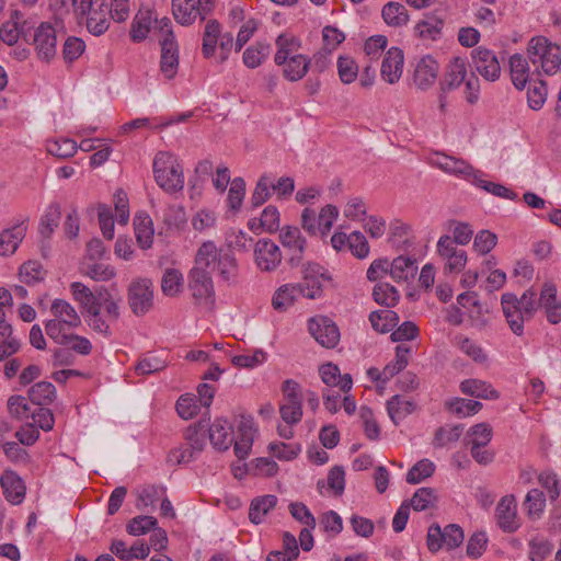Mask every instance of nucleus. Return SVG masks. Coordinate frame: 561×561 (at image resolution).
I'll return each mask as SVG.
<instances>
[{
    "instance_id": "obj_31",
    "label": "nucleus",
    "mask_w": 561,
    "mask_h": 561,
    "mask_svg": "<svg viewBox=\"0 0 561 561\" xmlns=\"http://www.w3.org/2000/svg\"><path fill=\"white\" fill-rule=\"evenodd\" d=\"M444 27V20L435 14L426 15L415 25L416 35L425 41H436Z\"/></svg>"
},
{
    "instance_id": "obj_7",
    "label": "nucleus",
    "mask_w": 561,
    "mask_h": 561,
    "mask_svg": "<svg viewBox=\"0 0 561 561\" xmlns=\"http://www.w3.org/2000/svg\"><path fill=\"white\" fill-rule=\"evenodd\" d=\"M205 248L206 251L210 252L211 256H214V260L209 261V268H217L219 277L225 283L236 285L240 276V271L234 254L230 250L217 248L215 242L210 240L203 242L197 251H203Z\"/></svg>"
},
{
    "instance_id": "obj_40",
    "label": "nucleus",
    "mask_w": 561,
    "mask_h": 561,
    "mask_svg": "<svg viewBox=\"0 0 561 561\" xmlns=\"http://www.w3.org/2000/svg\"><path fill=\"white\" fill-rule=\"evenodd\" d=\"M88 13V31L96 36L104 34L110 26V20L107 19V5L102 3L98 10L91 9Z\"/></svg>"
},
{
    "instance_id": "obj_57",
    "label": "nucleus",
    "mask_w": 561,
    "mask_h": 561,
    "mask_svg": "<svg viewBox=\"0 0 561 561\" xmlns=\"http://www.w3.org/2000/svg\"><path fill=\"white\" fill-rule=\"evenodd\" d=\"M435 471V465L428 459L417 461L407 474V482L410 484H417L430 478Z\"/></svg>"
},
{
    "instance_id": "obj_25",
    "label": "nucleus",
    "mask_w": 561,
    "mask_h": 561,
    "mask_svg": "<svg viewBox=\"0 0 561 561\" xmlns=\"http://www.w3.org/2000/svg\"><path fill=\"white\" fill-rule=\"evenodd\" d=\"M26 231L27 225L24 221L11 228L3 229L0 232V255L10 256L14 254L20 243L25 238Z\"/></svg>"
},
{
    "instance_id": "obj_58",
    "label": "nucleus",
    "mask_w": 561,
    "mask_h": 561,
    "mask_svg": "<svg viewBox=\"0 0 561 561\" xmlns=\"http://www.w3.org/2000/svg\"><path fill=\"white\" fill-rule=\"evenodd\" d=\"M463 432V425L442 426L434 435L433 445L435 447H445L450 443L457 442Z\"/></svg>"
},
{
    "instance_id": "obj_39",
    "label": "nucleus",
    "mask_w": 561,
    "mask_h": 561,
    "mask_svg": "<svg viewBox=\"0 0 561 561\" xmlns=\"http://www.w3.org/2000/svg\"><path fill=\"white\" fill-rule=\"evenodd\" d=\"M46 270L35 260L23 263L19 268V278L22 283L34 286L45 279Z\"/></svg>"
},
{
    "instance_id": "obj_15",
    "label": "nucleus",
    "mask_w": 561,
    "mask_h": 561,
    "mask_svg": "<svg viewBox=\"0 0 561 561\" xmlns=\"http://www.w3.org/2000/svg\"><path fill=\"white\" fill-rule=\"evenodd\" d=\"M437 253L445 261V270L450 273L461 272L467 263V254L456 247L449 236H442L437 242Z\"/></svg>"
},
{
    "instance_id": "obj_63",
    "label": "nucleus",
    "mask_w": 561,
    "mask_h": 561,
    "mask_svg": "<svg viewBox=\"0 0 561 561\" xmlns=\"http://www.w3.org/2000/svg\"><path fill=\"white\" fill-rule=\"evenodd\" d=\"M456 341L460 351L470 358H472L474 362L479 364L486 362V354L483 352L482 347L474 341L462 335L456 336Z\"/></svg>"
},
{
    "instance_id": "obj_61",
    "label": "nucleus",
    "mask_w": 561,
    "mask_h": 561,
    "mask_svg": "<svg viewBox=\"0 0 561 561\" xmlns=\"http://www.w3.org/2000/svg\"><path fill=\"white\" fill-rule=\"evenodd\" d=\"M539 484L547 491L549 500L554 502L560 496V481L556 472L543 470L537 476Z\"/></svg>"
},
{
    "instance_id": "obj_34",
    "label": "nucleus",
    "mask_w": 561,
    "mask_h": 561,
    "mask_svg": "<svg viewBox=\"0 0 561 561\" xmlns=\"http://www.w3.org/2000/svg\"><path fill=\"white\" fill-rule=\"evenodd\" d=\"M152 21H154L153 11H151L149 9L139 10L138 13L135 15L133 23H131V27H130L131 39L134 42L144 41L151 30Z\"/></svg>"
},
{
    "instance_id": "obj_36",
    "label": "nucleus",
    "mask_w": 561,
    "mask_h": 561,
    "mask_svg": "<svg viewBox=\"0 0 561 561\" xmlns=\"http://www.w3.org/2000/svg\"><path fill=\"white\" fill-rule=\"evenodd\" d=\"M270 53L271 45L268 43L256 42L243 51V64L250 69H255L266 60Z\"/></svg>"
},
{
    "instance_id": "obj_50",
    "label": "nucleus",
    "mask_w": 561,
    "mask_h": 561,
    "mask_svg": "<svg viewBox=\"0 0 561 561\" xmlns=\"http://www.w3.org/2000/svg\"><path fill=\"white\" fill-rule=\"evenodd\" d=\"M183 275L176 268H168L161 279L162 293L167 296H178L183 289Z\"/></svg>"
},
{
    "instance_id": "obj_33",
    "label": "nucleus",
    "mask_w": 561,
    "mask_h": 561,
    "mask_svg": "<svg viewBox=\"0 0 561 561\" xmlns=\"http://www.w3.org/2000/svg\"><path fill=\"white\" fill-rule=\"evenodd\" d=\"M511 78L514 87L523 90L529 78V67L527 59L520 54H514L510 57Z\"/></svg>"
},
{
    "instance_id": "obj_46",
    "label": "nucleus",
    "mask_w": 561,
    "mask_h": 561,
    "mask_svg": "<svg viewBox=\"0 0 561 561\" xmlns=\"http://www.w3.org/2000/svg\"><path fill=\"white\" fill-rule=\"evenodd\" d=\"M472 183L494 196L511 199V201H514L517 198V194L515 192H513L511 188H508L500 183H494V182L486 181V180L482 179V172L479 170L477 171V173L472 180Z\"/></svg>"
},
{
    "instance_id": "obj_52",
    "label": "nucleus",
    "mask_w": 561,
    "mask_h": 561,
    "mask_svg": "<svg viewBox=\"0 0 561 561\" xmlns=\"http://www.w3.org/2000/svg\"><path fill=\"white\" fill-rule=\"evenodd\" d=\"M121 299H115L112 294L104 287L99 290L98 305L100 311H104L108 321H117L121 316Z\"/></svg>"
},
{
    "instance_id": "obj_41",
    "label": "nucleus",
    "mask_w": 561,
    "mask_h": 561,
    "mask_svg": "<svg viewBox=\"0 0 561 561\" xmlns=\"http://www.w3.org/2000/svg\"><path fill=\"white\" fill-rule=\"evenodd\" d=\"M383 21L394 27L403 26L409 21V14L405 7L399 2H388L382 8Z\"/></svg>"
},
{
    "instance_id": "obj_13",
    "label": "nucleus",
    "mask_w": 561,
    "mask_h": 561,
    "mask_svg": "<svg viewBox=\"0 0 561 561\" xmlns=\"http://www.w3.org/2000/svg\"><path fill=\"white\" fill-rule=\"evenodd\" d=\"M33 45L38 58L49 61L57 53V33L55 27L43 22L34 32Z\"/></svg>"
},
{
    "instance_id": "obj_10",
    "label": "nucleus",
    "mask_w": 561,
    "mask_h": 561,
    "mask_svg": "<svg viewBox=\"0 0 561 561\" xmlns=\"http://www.w3.org/2000/svg\"><path fill=\"white\" fill-rule=\"evenodd\" d=\"M253 260L259 271L272 273L280 266L283 253L274 241L262 238L253 245Z\"/></svg>"
},
{
    "instance_id": "obj_49",
    "label": "nucleus",
    "mask_w": 561,
    "mask_h": 561,
    "mask_svg": "<svg viewBox=\"0 0 561 561\" xmlns=\"http://www.w3.org/2000/svg\"><path fill=\"white\" fill-rule=\"evenodd\" d=\"M374 300L385 307H394L400 298L397 288L388 283H379L373 289Z\"/></svg>"
},
{
    "instance_id": "obj_6",
    "label": "nucleus",
    "mask_w": 561,
    "mask_h": 561,
    "mask_svg": "<svg viewBox=\"0 0 561 561\" xmlns=\"http://www.w3.org/2000/svg\"><path fill=\"white\" fill-rule=\"evenodd\" d=\"M53 319L45 322L46 334L50 339H59L62 333L81 325V318L76 308L64 299H55L50 306Z\"/></svg>"
},
{
    "instance_id": "obj_37",
    "label": "nucleus",
    "mask_w": 561,
    "mask_h": 561,
    "mask_svg": "<svg viewBox=\"0 0 561 561\" xmlns=\"http://www.w3.org/2000/svg\"><path fill=\"white\" fill-rule=\"evenodd\" d=\"M493 436L492 426L488 423H479L471 426L466 435V445L471 447H486Z\"/></svg>"
},
{
    "instance_id": "obj_12",
    "label": "nucleus",
    "mask_w": 561,
    "mask_h": 561,
    "mask_svg": "<svg viewBox=\"0 0 561 561\" xmlns=\"http://www.w3.org/2000/svg\"><path fill=\"white\" fill-rule=\"evenodd\" d=\"M472 67L486 81H496L501 76V64L493 50L479 46L471 51Z\"/></svg>"
},
{
    "instance_id": "obj_28",
    "label": "nucleus",
    "mask_w": 561,
    "mask_h": 561,
    "mask_svg": "<svg viewBox=\"0 0 561 561\" xmlns=\"http://www.w3.org/2000/svg\"><path fill=\"white\" fill-rule=\"evenodd\" d=\"M467 66L463 58L455 57L450 60L445 79L440 83V91L449 92L458 88L466 79Z\"/></svg>"
},
{
    "instance_id": "obj_59",
    "label": "nucleus",
    "mask_w": 561,
    "mask_h": 561,
    "mask_svg": "<svg viewBox=\"0 0 561 561\" xmlns=\"http://www.w3.org/2000/svg\"><path fill=\"white\" fill-rule=\"evenodd\" d=\"M167 366L165 359L154 354H147L138 360L135 370L137 375H150L163 370Z\"/></svg>"
},
{
    "instance_id": "obj_18",
    "label": "nucleus",
    "mask_w": 561,
    "mask_h": 561,
    "mask_svg": "<svg viewBox=\"0 0 561 561\" xmlns=\"http://www.w3.org/2000/svg\"><path fill=\"white\" fill-rule=\"evenodd\" d=\"M302 273V282L296 284L300 288L299 295L309 299H316L322 291V279L324 278L322 267L317 263H307L304 265Z\"/></svg>"
},
{
    "instance_id": "obj_2",
    "label": "nucleus",
    "mask_w": 561,
    "mask_h": 561,
    "mask_svg": "<svg viewBox=\"0 0 561 561\" xmlns=\"http://www.w3.org/2000/svg\"><path fill=\"white\" fill-rule=\"evenodd\" d=\"M276 53L274 62L283 67V76L290 82L301 80L310 69L311 59L299 54L300 41L295 36L280 34L275 41Z\"/></svg>"
},
{
    "instance_id": "obj_62",
    "label": "nucleus",
    "mask_w": 561,
    "mask_h": 561,
    "mask_svg": "<svg viewBox=\"0 0 561 561\" xmlns=\"http://www.w3.org/2000/svg\"><path fill=\"white\" fill-rule=\"evenodd\" d=\"M60 216L61 213L59 205H50L39 224V232L43 237L49 238L51 236L59 225Z\"/></svg>"
},
{
    "instance_id": "obj_51",
    "label": "nucleus",
    "mask_w": 561,
    "mask_h": 561,
    "mask_svg": "<svg viewBox=\"0 0 561 561\" xmlns=\"http://www.w3.org/2000/svg\"><path fill=\"white\" fill-rule=\"evenodd\" d=\"M83 274L95 282H108L116 277V268L111 264L93 262L84 264Z\"/></svg>"
},
{
    "instance_id": "obj_16",
    "label": "nucleus",
    "mask_w": 561,
    "mask_h": 561,
    "mask_svg": "<svg viewBox=\"0 0 561 561\" xmlns=\"http://www.w3.org/2000/svg\"><path fill=\"white\" fill-rule=\"evenodd\" d=\"M495 518L504 533L513 534L520 527L515 495L508 494L500 500L495 508Z\"/></svg>"
},
{
    "instance_id": "obj_64",
    "label": "nucleus",
    "mask_w": 561,
    "mask_h": 561,
    "mask_svg": "<svg viewBox=\"0 0 561 561\" xmlns=\"http://www.w3.org/2000/svg\"><path fill=\"white\" fill-rule=\"evenodd\" d=\"M337 72L341 81L345 84L354 82L358 76V66L348 56H340L337 59Z\"/></svg>"
},
{
    "instance_id": "obj_45",
    "label": "nucleus",
    "mask_w": 561,
    "mask_h": 561,
    "mask_svg": "<svg viewBox=\"0 0 561 561\" xmlns=\"http://www.w3.org/2000/svg\"><path fill=\"white\" fill-rule=\"evenodd\" d=\"M56 396V388L48 381H39L28 390V399L37 405L49 404Z\"/></svg>"
},
{
    "instance_id": "obj_4",
    "label": "nucleus",
    "mask_w": 561,
    "mask_h": 561,
    "mask_svg": "<svg viewBox=\"0 0 561 561\" xmlns=\"http://www.w3.org/2000/svg\"><path fill=\"white\" fill-rule=\"evenodd\" d=\"M527 56L531 64L548 75H554L561 66V47L546 36H535L527 45Z\"/></svg>"
},
{
    "instance_id": "obj_14",
    "label": "nucleus",
    "mask_w": 561,
    "mask_h": 561,
    "mask_svg": "<svg viewBox=\"0 0 561 561\" xmlns=\"http://www.w3.org/2000/svg\"><path fill=\"white\" fill-rule=\"evenodd\" d=\"M309 332L316 341L327 348H333L340 341L337 325L327 317L312 318L309 321Z\"/></svg>"
},
{
    "instance_id": "obj_20",
    "label": "nucleus",
    "mask_w": 561,
    "mask_h": 561,
    "mask_svg": "<svg viewBox=\"0 0 561 561\" xmlns=\"http://www.w3.org/2000/svg\"><path fill=\"white\" fill-rule=\"evenodd\" d=\"M32 26L23 19V15L19 12H13L10 20L4 22L0 28V39L7 45H14L22 36L27 41V34Z\"/></svg>"
},
{
    "instance_id": "obj_42",
    "label": "nucleus",
    "mask_w": 561,
    "mask_h": 561,
    "mask_svg": "<svg viewBox=\"0 0 561 561\" xmlns=\"http://www.w3.org/2000/svg\"><path fill=\"white\" fill-rule=\"evenodd\" d=\"M51 340L59 345L67 346L70 351L80 355H89L92 351V344L87 337L73 334L70 331L62 333V336L59 339Z\"/></svg>"
},
{
    "instance_id": "obj_30",
    "label": "nucleus",
    "mask_w": 561,
    "mask_h": 561,
    "mask_svg": "<svg viewBox=\"0 0 561 561\" xmlns=\"http://www.w3.org/2000/svg\"><path fill=\"white\" fill-rule=\"evenodd\" d=\"M462 393L479 399L494 400L499 398V392L491 383L480 379H466L460 383Z\"/></svg>"
},
{
    "instance_id": "obj_21",
    "label": "nucleus",
    "mask_w": 561,
    "mask_h": 561,
    "mask_svg": "<svg viewBox=\"0 0 561 561\" xmlns=\"http://www.w3.org/2000/svg\"><path fill=\"white\" fill-rule=\"evenodd\" d=\"M438 71V62L430 55L423 56L416 62L413 82L417 89L426 90L436 82Z\"/></svg>"
},
{
    "instance_id": "obj_44",
    "label": "nucleus",
    "mask_w": 561,
    "mask_h": 561,
    "mask_svg": "<svg viewBox=\"0 0 561 561\" xmlns=\"http://www.w3.org/2000/svg\"><path fill=\"white\" fill-rule=\"evenodd\" d=\"M277 497L275 495H264L252 501L249 510V518L254 524H260L263 517L275 507Z\"/></svg>"
},
{
    "instance_id": "obj_17",
    "label": "nucleus",
    "mask_w": 561,
    "mask_h": 561,
    "mask_svg": "<svg viewBox=\"0 0 561 561\" xmlns=\"http://www.w3.org/2000/svg\"><path fill=\"white\" fill-rule=\"evenodd\" d=\"M431 163L445 173H449L471 182L478 171L463 159H458L444 153H436L432 158Z\"/></svg>"
},
{
    "instance_id": "obj_5",
    "label": "nucleus",
    "mask_w": 561,
    "mask_h": 561,
    "mask_svg": "<svg viewBox=\"0 0 561 561\" xmlns=\"http://www.w3.org/2000/svg\"><path fill=\"white\" fill-rule=\"evenodd\" d=\"M153 174L157 184L168 193H175L184 187L182 167L170 152L160 151L156 154Z\"/></svg>"
},
{
    "instance_id": "obj_29",
    "label": "nucleus",
    "mask_w": 561,
    "mask_h": 561,
    "mask_svg": "<svg viewBox=\"0 0 561 561\" xmlns=\"http://www.w3.org/2000/svg\"><path fill=\"white\" fill-rule=\"evenodd\" d=\"M416 271V261L410 256L400 255L389 263V274L398 283L414 278Z\"/></svg>"
},
{
    "instance_id": "obj_35",
    "label": "nucleus",
    "mask_w": 561,
    "mask_h": 561,
    "mask_svg": "<svg viewBox=\"0 0 561 561\" xmlns=\"http://www.w3.org/2000/svg\"><path fill=\"white\" fill-rule=\"evenodd\" d=\"M174 19L182 25L192 24L198 16L196 0H172Z\"/></svg>"
},
{
    "instance_id": "obj_19",
    "label": "nucleus",
    "mask_w": 561,
    "mask_h": 561,
    "mask_svg": "<svg viewBox=\"0 0 561 561\" xmlns=\"http://www.w3.org/2000/svg\"><path fill=\"white\" fill-rule=\"evenodd\" d=\"M502 310L506 322L514 334L520 336L524 333V322L528 320L523 310L518 307L517 296L505 293L501 297Z\"/></svg>"
},
{
    "instance_id": "obj_32",
    "label": "nucleus",
    "mask_w": 561,
    "mask_h": 561,
    "mask_svg": "<svg viewBox=\"0 0 561 561\" xmlns=\"http://www.w3.org/2000/svg\"><path fill=\"white\" fill-rule=\"evenodd\" d=\"M70 291L73 299L79 304L83 313L96 308L99 290L94 294L88 286L80 282H73L70 285Z\"/></svg>"
},
{
    "instance_id": "obj_55",
    "label": "nucleus",
    "mask_w": 561,
    "mask_h": 561,
    "mask_svg": "<svg viewBox=\"0 0 561 561\" xmlns=\"http://www.w3.org/2000/svg\"><path fill=\"white\" fill-rule=\"evenodd\" d=\"M47 151L48 153L61 158L67 159L73 157L78 150V145L75 140L69 138H60L56 140H49L47 142Z\"/></svg>"
},
{
    "instance_id": "obj_1",
    "label": "nucleus",
    "mask_w": 561,
    "mask_h": 561,
    "mask_svg": "<svg viewBox=\"0 0 561 561\" xmlns=\"http://www.w3.org/2000/svg\"><path fill=\"white\" fill-rule=\"evenodd\" d=\"M207 431L209 440L217 450L225 451L234 444V454L239 459L249 456L255 433L250 415H240L237 438H234L232 425L226 419H216Z\"/></svg>"
},
{
    "instance_id": "obj_26",
    "label": "nucleus",
    "mask_w": 561,
    "mask_h": 561,
    "mask_svg": "<svg viewBox=\"0 0 561 561\" xmlns=\"http://www.w3.org/2000/svg\"><path fill=\"white\" fill-rule=\"evenodd\" d=\"M134 232L139 248L148 250L152 247L154 237L153 221L147 213L140 211L135 215Z\"/></svg>"
},
{
    "instance_id": "obj_47",
    "label": "nucleus",
    "mask_w": 561,
    "mask_h": 561,
    "mask_svg": "<svg viewBox=\"0 0 561 561\" xmlns=\"http://www.w3.org/2000/svg\"><path fill=\"white\" fill-rule=\"evenodd\" d=\"M206 432V425L201 422L190 425L185 432V442L197 456H199L205 448Z\"/></svg>"
},
{
    "instance_id": "obj_54",
    "label": "nucleus",
    "mask_w": 561,
    "mask_h": 561,
    "mask_svg": "<svg viewBox=\"0 0 561 561\" xmlns=\"http://www.w3.org/2000/svg\"><path fill=\"white\" fill-rule=\"evenodd\" d=\"M414 409L415 407L411 401L404 400L400 396H393L387 402L388 414L396 424L407 415L411 414Z\"/></svg>"
},
{
    "instance_id": "obj_27",
    "label": "nucleus",
    "mask_w": 561,
    "mask_h": 561,
    "mask_svg": "<svg viewBox=\"0 0 561 561\" xmlns=\"http://www.w3.org/2000/svg\"><path fill=\"white\" fill-rule=\"evenodd\" d=\"M0 484L4 497L9 502L20 504L23 501L25 496V485L14 471L5 470L0 478Z\"/></svg>"
},
{
    "instance_id": "obj_23",
    "label": "nucleus",
    "mask_w": 561,
    "mask_h": 561,
    "mask_svg": "<svg viewBox=\"0 0 561 561\" xmlns=\"http://www.w3.org/2000/svg\"><path fill=\"white\" fill-rule=\"evenodd\" d=\"M160 71L165 79H173L179 68V48L175 38L160 39Z\"/></svg>"
},
{
    "instance_id": "obj_48",
    "label": "nucleus",
    "mask_w": 561,
    "mask_h": 561,
    "mask_svg": "<svg viewBox=\"0 0 561 561\" xmlns=\"http://www.w3.org/2000/svg\"><path fill=\"white\" fill-rule=\"evenodd\" d=\"M446 408L453 414L466 417L478 413L482 409V403L474 400L455 398L446 402Z\"/></svg>"
},
{
    "instance_id": "obj_22",
    "label": "nucleus",
    "mask_w": 561,
    "mask_h": 561,
    "mask_svg": "<svg viewBox=\"0 0 561 561\" xmlns=\"http://www.w3.org/2000/svg\"><path fill=\"white\" fill-rule=\"evenodd\" d=\"M403 51L398 47L387 50L381 62V77L390 84L398 82L403 71Z\"/></svg>"
},
{
    "instance_id": "obj_3",
    "label": "nucleus",
    "mask_w": 561,
    "mask_h": 561,
    "mask_svg": "<svg viewBox=\"0 0 561 561\" xmlns=\"http://www.w3.org/2000/svg\"><path fill=\"white\" fill-rule=\"evenodd\" d=\"M210 252L197 251L194 266L188 274V289L195 304L211 306L215 301V288L209 271V261L214 260Z\"/></svg>"
},
{
    "instance_id": "obj_24",
    "label": "nucleus",
    "mask_w": 561,
    "mask_h": 561,
    "mask_svg": "<svg viewBox=\"0 0 561 561\" xmlns=\"http://www.w3.org/2000/svg\"><path fill=\"white\" fill-rule=\"evenodd\" d=\"M539 307L545 309L550 323L557 324L561 321V301L557 298V288L553 283L543 284L539 296Z\"/></svg>"
},
{
    "instance_id": "obj_56",
    "label": "nucleus",
    "mask_w": 561,
    "mask_h": 561,
    "mask_svg": "<svg viewBox=\"0 0 561 561\" xmlns=\"http://www.w3.org/2000/svg\"><path fill=\"white\" fill-rule=\"evenodd\" d=\"M396 320H398L397 313L391 310H377L369 314L373 328L380 333L391 331Z\"/></svg>"
},
{
    "instance_id": "obj_9",
    "label": "nucleus",
    "mask_w": 561,
    "mask_h": 561,
    "mask_svg": "<svg viewBox=\"0 0 561 561\" xmlns=\"http://www.w3.org/2000/svg\"><path fill=\"white\" fill-rule=\"evenodd\" d=\"M127 300L134 314H146L153 306L152 282L142 277L134 279L127 289Z\"/></svg>"
},
{
    "instance_id": "obj_53",
    "label": "nucleus",
    "mask_w": 561,
    "mask_h": 561,
    "mask_svg": "<svg viewBox=\"0 0 561 561\" xmlns=\"http://www.w3.org/2000/svg\"><path fill=\"white\" fill-rule=\"evenodd\" d=\"M299 287L293 284L280 286L274 294L272 305L276 310L287 309L294 304L296 297L299 295Z\"/></svg>"
},
{
    "instance_id": "obj_60",
    "label": "nucleus",
    "mask_w": 561,
    "mask_h": 561,
    "mask_svg": "<svg viewBox=\"0 0 561 561\" xmlns=\"http://www.w3.org/2000/svg\"><path fill=\"white\" fill-rule=\"evenodd\" d=\"M84 316L89 327L93 331L105 336H110L112 334L110 324L113 321H108L106 316H102V311H100V306L88 311L87 313H84Z\"/></svg>"
},
{
    "instance_id": "obj_8",
    "label": "nucleus",
    "mask_w": 561,
    "mask_h": 561,
    "mask_svg": "<svg viewBox=\"0 0 561 561\" xmlns=\"http://www.w3.org/2000/svg\"><path fill=\"white\" fill-rule=\"evenodd\" d=\"M283 401L279 405L282 420L288 425H295L302 419L301 389L297 381L286 379L282 383Z\"/></svg>"
},
{
    "instance_id": "obj_11",
    "label": "nucleus",
    "mask_w": 561,
    "mask_h": 561,
    "mask_svg": "<svg viewBox=\"0 0 561 561\" xmlns=\"http://www.w3.org/2000/svg\"><path fill=\"white\" fill-rule=\"evenodd\" d=\"M279 241L287 251V263L297 267L304 260L307 240L298 227L285 226L280 229Z\"/></svg>"
},
{
    "instance_id": "obj_38",
    "label": "nucleus",
    "mask_w": 561,
    "mask_h": 561,
    "mask_svg": "<svg viewBox=\"0 0 561 561\" xmlns=\"http://www.w3.org/2000/svg\"><path fill=\"white\" fill-rule=\"evenodd\" d=\"M220 33L221 27L217 20L207 21L203 33L202 44V54L205 58H210L214 56Z\"/></svg>"
},
{
    "instance_id": "obj_43",
    "label": "nucleus",
    "mask_w": 561,
    "mask_h": 561,
    "mask_svg": "<svg viewBox=\"0 0 561 561\" xmlns=\"http://www.w3.org/2000/svg\"><path fill=\"white\" fill-rule=\"evenodd\" d=\"M523 504L530 519L540 518L546 507L545 493L539 489H531L527 492Z\"/></svg>"
}]
</instances>
